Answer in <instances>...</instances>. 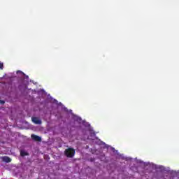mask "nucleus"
Masks as SVG:
<instances>
[{"instance_id": "nucleus-1", "label": "nucleus", "mask_w": 179, "mask_h": 179, "mask_svg": "<svg viewBox=\"0 0 179 179\" xmlns=\"http://www.w3.org/2000/svg\"><path fill=\"white\" fill-rule=\"evenodd\" d=\"M75 153H76L75 149H73V148H69L66 149L64 151L65 156L70 159H72V157L75 156Z\"/></svg>"}, {"instance_id": "nucleus-5", "label": "nucleus", "mask_w": 179, "mask_h": 179, "mask_svg": "<svg viewBox=\"0 0 179 179\" xmlns=\"http://www.w3.org/2000/svg\"><path fill=\"white\" fill-rule=\"evenodd\" d=\"M20 155L21 156H27V152H26L24 151H21L20 152Z\"/></svg>"}, {"instance_id": "nucleus-7", "label": "nucleus", "mask_w": 179, "mask_h": 179, "mask_svg": "<svg viewBox=\"0 0 179 179\" xmlns=\"http://www.w3.org/2000/svg\"><path fill=\"white\" fill-rule=\"evenodd\" d=\"M0 104H2V105L5 104V101L0 100Z\"/></svg>"}, {"instance_id": "nucleus-8", "label": "nucleus", "mask_w": 179, "mask_h": 179, "mask_svg": "<svg viewBox=\"0 0 179 179\" xmlns=\"http://www.w3.org/2000/svg\"><path fill=\"white\" fill-rule=\"evenodd\" d=\"M22 73L23 75H24V73L23 72H22L21 71H17V73Z\"/></svg>"}, {"instance_id": "nucleus-4", "label": "nucleus", "mask_w": 179, "mask_h": 179, "mask_svg": "<svg viewBox=\"0 0 179 179\" xmlns=\"http://www.w3.org/2000/svg\"><path fill=\"white\" fill-rule=\"evenodd\" d=\"M31 138L34 139V141H36V142H41V137L37 135L32 134Z\"/></svg>"}, {"instance_id": "nucleus-6", "label": "nucleus", "mask_w": 179, "mask_h": 179, "mask_svg": "<svg viewBox=\"0 0 179 179\" xmlns=\"http://www.w3.org/2000/svg\"><path fill=\"white\" fill-rule=\"evenodd\" d=\"M0 69H3V63L0 62Z\"/></svg>"}, {"instance_id": "nucleus-2", "label": "nucleus", "mask_w": 179, "mask_h": 179, "mask_svg": "<svg viewBox=\"0 0 179 179\" xmlns=\"http://www.w3.org/2000/svg\"><path fill=\"white\" fill-rule=\"evenodd\" d=\"M31 120H32V122H34V124H37L38 125H41V124H42L41 120H39L38 117H32Z\"/></svg>"}, {"instance_id": "nucleus-3", "label": "nucleus", "mask_w": 179, "mask_h": 179, "mask_svg": "<svg viewBox=\"0 0 179 179\" xmlns=\"http://www.w3.org/2000/svg\"><path fill=\"white\" fill-rule=\"evenodd\" d=\"M2 160L3 162H4L5 163H10V162H12V159H10V157H8V156H4L2 157Z\"/></svg>"}]
</instances>
